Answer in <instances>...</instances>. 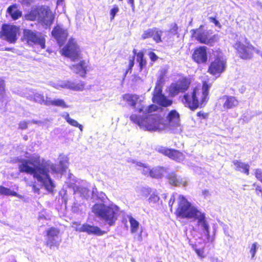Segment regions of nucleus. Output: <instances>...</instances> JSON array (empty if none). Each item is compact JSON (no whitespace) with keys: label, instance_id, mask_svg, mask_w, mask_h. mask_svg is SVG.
Returning <instances> with one entry per match:
<instances>
[{"label":"nucleus","instance_id":"f257e3e1","mask_svg":"<svg viewBox=\"0 0 262 262\" xmlns=\"http://www.w3.org/2000/svg\"><path fill=\"white\" fill-rule=\"evenodd\" d=\"M123 99L139 114H132L129 118L141 128L150 131L174 130L180 127V116L176 110L169 112L165 119L159 114H150L158 107L154 104L144 105L138 95L126 94Z\"/></svg>","mask_w":262,"mask_h":262},{"label":"nucleus","instance_id":"f03ea898","mask_svg":"<svg viewBox=\"0 0 262 262\" xmlns=\"http://www.w3.org/2000/svg\"><path fill=\"white\" fill-rule=\"evenodd\" d=\"M68 161L67 157L60 156L59 165H57L50 160L41 159L38 154H34L28 159L21 160L18 168L20 172L32 175L48 191L51 192L55 186L49 176L50 171L52 173L62 174L68 168Z\"/></svg>","mask_w":262,"mask_h":262},{"label":"nucleus","instance_id":"7ed1b4c3","mask_svg":"<svg viewBox=\"0 0 262 262\" xmlns=\"http://www.w3.org/2000/svg\"><path fill=\"white\" fill-rule=\"evenodd\" d=\"M178 208L176 214L181 218L194 219L196 220V226L208 240L210 238V226L205 214L193 206L183 195H179Z\"/></svg>","mask_w":262,"mask_h":262},{"label":"nucleus","instance_id":"20e7f679","mask_svg":"<svg viewBox=\"0 0 262 262\" xmlns=\"http://www.w3.org/2000/svg\"><path fill=\"white\" fill-rule=\"evenodd\" d=\"M210 86L207 82H203L202 89L201 91L196 88L193 89L191 93L185 94L182 101L186 106L192 110H195L199 106H204L208 99V93Z\"/></svg>","mask_w":262,"mask_h":262},{"label":"nucleus","instance_id":"39448f33","mask_svg":"<svg viewBox=\"0 0 262 262\" xmlns=\"http://www.w3.org/2000/svg\"><path fill=\"white\" fill-rule=\"evenodd\" d=\"M95 216L110 226H113L118 219L120 209L114 204L96 203L92 207Z\"/></svg>","mask_w":262,"mask_h":262},{"label":"nucleus","instance_id":"423d86ee","mask_svg":"<svg viewBox=\"0 0 262 262\" xmlns=\"http://www.w3.org/2000/svg\"><path fill=\"white\" fill-rule=\"evenodd\" d=\"M164 74H161L157 81L156 86L154 89L152 101L158 104L167 107L172 103V101L168 99L164 94H162V84L163 83Z\"/></svg>","mask_w":262,"mask_h":262},{"label":"nucleus","instance_id":"0eeeda50","mask_svg":"<svg viewBox=\"0 0 262 262\" xmlns=\"http://www.w3.org/2000/svg\"><path fill=\"white\" fill-rule=\"evenodd\" d=\"M226 67V59L223 54L219 52L215 55L214 59L211 62L208 71L210 74L218 77L225 71Z\"/></svg>","mask_w":262,"mask_h":262},{"label":"nucleus","instance_id":"6e6552de","mask_svg":"<svg viewBox=\"0 0 262 262\" xmlns=\"http://www.w3.org/2000/svg\"><path fill=\"white\" fill-rule=\"evenodd\" d=\"M62 54L72 61L80 58V51L74 39H70L67 45L62 49Z\"/></svg>","mask_w":262,"mask_h":262},{"label":"nucleus","instance_id":"1a4fd4ad","mask_svg":"<svg viewBox=\"0 0 262 262\" xmlns=\"http://www.w3.org/2000/svg\"><path fill=\"white\" fill-rule=\"evenodd\" d=\"M245 44L241 41H237L234 45V47L238 53L239 57L244 59H250L252 57L253 50L254 47L250 43L247 38H244Z\"/></svg>","mask_w":262,"mask_h":262},{"label":"nucleus","instance_id":"9d476101","mask_svg":"<svg viewBox=\"0 0 262 262\" xmlns=\"http://www.w3.org/2000/svg\"><path fill=\"white\" fill-rule=\"evenodd\" d=\"M191 31L193 36L201 43L212 46L218 39L217 35H211L208 31L202 32L199 29H193Z\"/></svg>","mask_w":262,"mask_h":262},{"label":"nucleus","instance_id":"9b49d317","mask_svg":"<svg viewBox=\"0 0 262 262\" xmlns=\"http://www.w3.org/2000/svg\"><path fill=\"white\" fill-rule=\"evenodd\" d=\"M24 37L29 45H39L41 49L45 48V39L40 33L25 29L24 30Z\"/></svg>","mask_w":262,"mask_h":262},{"label":"nucleus","instance_id":"f8f14e48","mask_svg":"<svg viewBox=\"0 0 262 262\" xmlns=\"http://www.w3.org/2000/svg\"><path fill=\"white\" fill-rule=\"evenodd\" d=\"M18 31L19 28L15 26L4 24L2 28V37L8 42L14 43L17 40Z\"/></svg>","mask_w":262,"mask_h":262},{"label":"nucleus","instance_id":"ddd939ff","mask_svg":"<svg viewBox=\"0 0 262 262\" xmlns=\"http://www.w3.org/2000/svg\"><path fill=\"white\" fill-rule=\"evenodd\" d=\"M22 96L28 100L46 105V101H48L50 98L47 95L44 96L41 92H38L33 89L28 90L26 92L24 93Z\"/></svg>","mask_w":262,"mask_h":262},{"label":"nucleus","instance_id":"4468645a","mask_svg":"<svg viewBox=\"0 0 262 262\" xmlns=\"http://www.w3.org/2000/svg\"><path fill=\"white\" fill-rule=\"evenodd\" d=\"M75 224L78 226L76 228V231L79 232H86L89 235L96 236H101L106 233L98 226L91 225L88 223L80 225L78 223L75 222Z\"/></svg>","mask_w":262,"mask_h":262},{"label":"nucleus","instance_id":"2eb2a0df","mask_svg":"<svg viewBox=\"0 0 262 262\" xmlns=\"http://www.w3.org/2000/svg\"><path fill=\"white\" fill-rule=\"evenodd\" d=\"M50 85L56 89L60 88L69 89L74 91H82L84 87V82L80 81L78 83L74 82L68 81H59L57 83L51 82Z\"/></svg>","mask_w":262,"mask_h":262},{"label":"nucleus","instance_id":"dca6fc26","mask_svg":"<svg viewBox=\"0 0 262 262\" xmlns=\"http://www.w3.org/2000/svg\"><path fill=\"white\" fill-rule=\"evenodd\" d=\"M38 18L45 25L50 26L54 20V15L47 6H41L38 10Z\"/></svg>","mask_w":262,"mask_h":262},{"label":"nucleus","instance_id":"f3484780","mask_svg":"<svg viewBox=\"0 0 262 262\" xmlns=\"http://www.w3.org/2000/svg\"><path fill=\"white\" fill-rule=\"evenodd\" d=\"M189 83L186 79L179 80L176 83H172L169 87V93L171 96L174 97L180 93H183L186 91Z\"/></svg>","mask_w":262,"mask_h":262},{"label":"nucleus","instance_id":"a211bd4d","mask_svg":"<svg viewBox=\"0 0 262 262\" xmlns=\"http://www.w3.org/2000/svg\"><path fill=\"white\" fill-rule=\"evenodd\" d=\"M59 231L55 228H50L47 231V246L52 249L53 247H58L61 241L59 236Z\"/></svg>","mask_w":262,"mask_h":262},{"label":"nucleus","instance_id":"6ab92c4d","mask_svg":"<svg viewBox=\"0 0 262 262\" xmlns=\"http://www.w3.org/2000/svg\"><path fill=\"white\" fill-rule=\"evenodd\" d=\"M53 37L56 40L59 46H62L67 39L68 32L61 26L57 25L52 31Z\"/></svg>","mask_w":262,"mask_h":262},{"label":"nucleus","instance_id":"aec40b11","mask_svg":"<svg viewBox=\"0 0 262 262\" xmlns=\"http://www.w3.org/2000/svg\"><path fill=\"white\" fill-rule=\"evenodd\" d=\"M207 47L201 46L196 48L192 54V59L198 63H205L208 59Z\"/></svg>","mask_w":262,"mask_h":262},{"label":"nucleus","instance_id":"412c9836","mask_svg":"<svg viewBox=\"0 0 262 262\" xmlns=\"http://www.w3.org/2000/svg\"><path fill=\"white\" fill-rule=\"evenodd\" d=\"M159 151L165 155L167 156L170 158L178 162L183 161L184 158L183 154L177 150L161 147L159 149Z\"/></svg>","mask_w":262,"mask_h":262},{"label":"nucleus","instance_id":"4be33fe9","mask_svg":"<svg viewBox=\"0 0 262 262\" xmlns=\"http://www.w3.org/2000/svg\"><path fill=\"white\" fill-rule=\"evenodd\" d=\"M221 99L224 101L223 107L225 110L233 108L238 104V100L234 96L224 95L221 98Z\"/></svg>","mask_w":262,"mask_h":262},{"label":"nucleus","instance_id":"5701e85b","mask_svg":"<svg viewBox=\"0 0 262 262\" xmlns=\"http://www.w3.org/2000/svg\"><path fill=\"white\" fill-rule=\"evenodd\" d=\"M87 63L84 60L80 61L76 64H73L70 67V69L75 73L79 74L81 77H85L86 74Z\"/></svg>","mask_w":262,"mask_h":262},{"label":"nucleus","instance_id":"b1692460","mask_svg":"<svg viewBox=\"0 0 262 262\" xmlns=\"http://www.w3.org/2000/svg\"><path fill=\"white\" fill-rule=\"evenodd\" d=\"M168 179L169 183L174 186H179L182 185L186 186L187 185V182L185 178H182L180 177H178L174 172L169 173L168 176Z\"/></svg>","mask_w":262,"mask_h":262},{"label":"nucleus","instance_id":"393cba45","mask_svg":"<svg viewBox=\"0 0 262 262\" xmlns=\"http://www.w3.org/2000/svg\"><path fill=\"white\" fill-rule=\"evenodd\" d=\"M233 163L235 166V169L236 170L244 173L247 176L249 174L250 165L248 164L236 160H234Z\"/></svg>","mask_w":262,"mask_h":262},{"label":"nucleus","instance_id":"a878e982","mask_svg":"<svg viewBox=\"0 0 262 262\" xmlns=\"http://www.w3.org/2000/svg\"><path fill=\"white\" fill-rule=\"evenodd\" d=\"M73 190H74L75 193H79L81 196L84 199H87L90 196V190L87 187L74 185L73 186Z\"/></svg>","mask_w":262,"mask_h":262},{"label":"nucleus","instance_id":"bb28decb","mask_svg":"<svg viewBox=\"0 0 262 262\" xmlns=\"http://www.w3.org/2000/svg\"><path fill=\"white\" fill-rule=\"evenodd\" d=\"M46 105H53L55 106L60 107L62 108H66L69 107V105L66 104L64 101L61 99H55L52 100L51 98L49 100L46 101Z\"/></svg>","mask_w":262,"mask_h":262},{"label":"nucleus","instance_id":"cd10ccee","mask_svg":"<svg viewBox=\"0 0 262 262\" xmlns=\"http://www.w3.org/2000/svg\"><path fill=\"white\" fill-rule=\"evenodd\" d=\"M7 12L14 20L18 19L21 16V12L18 10L16 5L9 7L7 9Z\"/></svg>","mask_w":262,"mask_h":262},{"label":"nucleus","instance_id":"c85d7f7f","mask_svg":"<svg viewBox=\"0 0 262 262\" xmlns=\"http://www.w3.org/2000/svg\"><path fill=\"white\" fill-rule=\"evenodd\" d=\"M166 169L163 167H156L151 169L150 177L153 178L158 179L161 178L166 173Z\"/></svg>","mask_w":262,"mask_h":262},{"label":"nucleus","instance_id":"c756f323","mask_svg":"<svg viewBox=\"0 0 262 262\" xmlns=\"http://www.w3.org/2000/svg\"><path fill=\"white\" fill-rule=\"evenodd\" d=\"M92 197L97 198L98 200L103 202H105V200H107V198L105 194L103 192H98L96 188H93L92 192Z\"/></svg>","mask_w":262,"mask_h":262},{"label":"nucleus","instance_id":"7c9ffc66","mask_svg":"<svg viewBox=\"0 0 262 262\" xmlns=\"http://www.w3.org/2000/svg\"><path fill=\"white\" fill-rule=\"evenodd\" d=\"M128 162H130L132 163L136 164L138 166L142 167L143 173L144 175H149L150 176L151 169L146 164L142 163L140 162L137 161L135 160H130V161H128Z\"/></svg>","mask_w":262,"mask_h":262},{"label":"nucleus","instance_id":"2f4dec72","mask_svg":"<svg viewBox=\"0 0 262 262\" xmlns=\"http://www.w3.org/2000/svg\"><path fill=\"white\" fill-rule=\"evenodd\" d=\"M128 220L130 225L131 233H136L139 229V223L132 216L128 217Z\"/></svg>","mask_w":262,"mask_h":262},{"label":"nucleus","instance_id":"473e14b6","mask_svg":"<svg viewBox=\"0 0 262 262\" xmlns=\"http://www.w3.org/2000/svg\"><path fill=\"white\" fill-rule=\"evenodd\" d=\"M137 61L139 63L140 68L142 70L146 65V61L144 58L142 52H139L137 54Z\"/></svg>","mask_w":262,"mask_h":262},{"label":"nucleus","instance_id":"72a5a7b5","mask_svg":"<svg viewBox=\"0 0 262 262\" xmlns=\"http://www.w3.org/2000/svg\"><path fill=\"white\" fill-rule=\"evenodd\" d=\"M164 31L160 30L157 28H154L152 38L157 42L160 43L162 41L161 36Z\"/></svg>","mask_w":262,"mask_h":262},{"label":"nucleus","instance_id":"f704fd0d","mask_svg":"<svg viewBox=\"0 0 262 262\" xmlns=\"http://www.w3.org/2000/svg\"><path fill=\"white\" fill-rule=\"evenodd\" d=\"M62 117L66 120V121L69 123L71 125L77 127L79 125L78 122L72 118L70 117L69 114L68 113H64L62 115Z\"/></svg>","mask_w":262,"mask_h":262},{"label":"nucleus","instance_id":"c9c22d12","mask_svg":"<svg viewBox=\"0 0 262 262\" xmlns=\"http://www.w3.org/2000/svg\"><path fill=\"white\" fill-rule=\"evenodd\" d=\"M6 96L5 80L0 78V101H3Z\"/></svg>","mask_w":262,"mask_h":262},{"label":"nucleus","instance_id":"e433bc0d","mask_svg":"<svg viewBox=\"0 0 262 262\" xmlns=\"http://www.w3.org/2000/svg\"><path fill=\"white\" fill-rule=\"evenodd\" d=\"M154 32V28L151 29H148L144 31V33L142 35V38L145 39L150 37H152Z\"/></svg>","mask_w":262,"mask_h":262},{"label":"nucleus","instance_id":"4c0bfd02","mask_svg":"<svg viewBox=\"0 0 262 262\" xmlns=\"http://www.w3.org/2000/svg\"><path fill=\"white\" fill-rule=\"evenodd\" d=\"M258 247L259 245L257 244V243L255 242L253 244H252L250 250V253L251 254V258L252 259L254 258Z\"/></svg>","mask_w":262,"mask_h":262},{"label":"nucleus","instance_id":"58836bf2","mask_svg":"<svg viewBox=\"0 0 262 262\" xmlns=\"http://www.w3.org/2000/svg\"><path fill=\"white\" fill-rule=\"evenodd\" d=\"M178 26L176 24H172L170 26V29L168 31H165V33L169 32L173 35H177L178 34Z\"/></svg>","mask_w":262,"mask_h":262},{"label":"nucleus","instance_id":"ea45409f","mask_svg":"<svg viewBox=\"0 0 262 262\" xmlns=\"http://www.w3.org/2000/svg\"><path fill=\"white\" fill-rule=\"evenodd\" d=\"M159 200V196L155 193H152L148 199L149 202L152 204L157 203Z\"/></svg>","mask_w":262,"mask_h":262},{"label":"nucleus","instance_id":"a19ab883","mask_svg":"<svg viewBox=\"0 0 262 262\" xmlns=\"http://www.w3.org/2000/svg\"><path fill=\"white\" fill-rule=\"evenodd\" d=\"M119 9L116 5L113 6V8L110 11L111 19L113 20L116 14L119 12Z\"/></svg>","mask_w":262,"mask_h":262},{"label":"nucleus","instance_id":"79ce46f5","mask_svg":"<svg viewBox=\"0 0 262 262\" xmlns=\"http://www.w3.org/2000/svg\"><path fill=\"white\" fill-rule=\"evenodd\" d=\"M10 189L5 187L4 186H0V194L9 195L10 192Z\"/></svg>","mask_w":262,"mask_h":262},{"label":"nucleus","instance_id":"37998d69","mask_svg":"<svg viewBox=\"0 0 262 262\" xmlns=\"http://www.w3.org/2000/svg\"><path fill=\"white\" fill-rule=\"evenodd\" d=\"M255 176L256 179L262 183V170L257 168L255 169Z\"/></svg>","mask_w":262,"mask_h":262},{"label":"nucleus","instance_id":"c03bdc74","mask_svg":"<svg viewBox=\"0 0 262 262\" xmlns=\"http://www.w3.org/2000/svg\"><path fill=\"white\" fill-rule=\"evenodd\" d=\"M30 123V121H23L19 122L18 124L19 128L21 129H26L28 127V124Z\"/></svg>","mask_w":262,"mask_h":262},{"label":"nucleus","instance_id":"a18cd8bd","mask_svg":"<svg viewBox=\"0 0 262 262\" xmlns=\"http://www.w3.org/2000/svg\"><path fill=\"white\" fill-rule=\"evenodd\" d=\"M178 196V198H177V203H178V199H179V195H181L180 194H178L177 193H176V194H173L171 198H170V200L169 201V202H168V205L170 207H172V205L173 204V203L174 202V200L176 199V196ZM179 206V205L178 204V207Z\"/></svg>","mask_w":262,"mask_h":262},{"label":"nucleus","instance_id":"49530a36","mask_svg":"<svg viewBox=\"0 0 262 262\" xmlns=\"http://www.w3.org/2000/svg\"><path fill=\"white\" fill-rule=\"evenodd\" d=\"M253 186L256 187L255 191L257 195H259L260 193H261V194H262V188L260 186L257 185L256 183H254Z\"/></svg>","mask_w":262,"mask_h":262},{"label":"nucleus","instance_id":"de8ad7c7","mask_svg":"<svg viewBox=\"0 0 262 262\" xmlns=\"http://www.w3.org/2000/svg\"><path fill=\"white\" fill-rule=\"evenodd\" d=\"M148 55L152 61H155L158 58L156 54L153 52H150Z\"/></svg>","mask_w":262,"mask_h":262},{"label":"nucleus","instance_id":"09e8293b","mask_svg":"<svg viewBox=\"0 0 262 262\" xmlns=\"http://www.w3.org/2000/svg\"><path fill=\"white\" fill-rule=\"evenodd\" d=\"M210 21L213 23L216 26L221 28V25L220 22L213 17H210L209 18Z\"/></svg>","mask_w":262,"mask_h":262},{"label":"nucleus","instance_id":"8fccbe9b","mask_svg":"<svg viewBox=\"0 0 262 262\" xmlns=\"http://www.w3.org/2000/svg\"><path fill=\"white\" fill-rule=\"evenodd\" d=\"M134 65V57H133V58L129 60V66H128L129 68L126 71V73H125V74L124 75V77L126 76V74H127L128 71L132 69V68L133 67Z\"/></svg>","mask_w":262,"mask_h":262},{"label":"nucleus","instance_id":"3c124183","mask_svg":"<svg viewBox=\"0 0 262 262\" xmlns=\"http://www.w3.org/2000/svg\"><path fill=\"white\" fill-rule=\"evenodd\" d=\"M195 251L199 257H204V256H203L204 252L202 250L199 249H195Z\"/></svg>","mask_w":262,"mask_h":262},{"label":"nucleus","instance_id":"603ef678","mask_svg":"<svg viewBox=\"0 0 262 262\" xmlns=\"http://www.w3.org/2000/svg\"><path fill=\"white\" fill-rule=\"evenodd\" d=\"M128 3L130 5L132 10L133 11H134V9H135L134 0H128Z\"/></svg>","mask_w":262,"mask_h":262},{"label":"nucleus","instance_id":"864d4df0","mask_svg":"<svg viewBox=\"0 0 262 262\" xmlns=\"http://www.w3.org/2000/svg\"><path fill=\"white\" fill-rule=\"evenodd\" d=\"M203 194L204 195L205 198H206L210 195V193L208 190H204L203 191Z\"/></svg>","mask_w":262,"mask_h":262},{"label":"nucleus","instance_id":"5fc2aeb1","mask_svg":"<svg viewBox=\"0 0 262 262\" xmlns=\"http://www.w3.org/2000/svg\"><path fill=\"white\" fill-rule=\"evenodd\" d=\"M33 189L34 192L37 193L38 194L39 193V189L37 188L35 185L33 186Z\"/></svg>","mask_w":262,"mask_h":262},{"label":"nucleus","instance_id":"6e6d98bb","mask_svg":"<svg viewBox=\"0 0 262 262\" xmlns=\"http://www.w3.org/2000/svg\"><path fill=\"white\" fill-rule=\"evenodd\" d=\"M9 195L17 196L18 194L15 191H12V190H10V192Z\"/></svg>","mask_w":262,"mask_h":262},{"label":"nucleus","instance_id":"4d7b16f0","mask_svg":"<svg viewBox=\"0 0 262 262\" xmlns=\"http://www.w3.org/2000/svg\"><path fill=\"white\" fill-rule=\"evenodd\" d=\"M253 51L255 52L256 53L259 54L261 56H262V52L260 51L259 50L256 49V48H254V50H253Z\"/></svg>","mask_w":262,"mask_h":262},{"label":"nucleus","instance_id":"13d9d810","mask_svg":"<svg viewBox=\"0 0 262 262\" xmlns=\"http://www.w3.org/2000/svg\"><path fill=\"white\" fill-rule=\"evenodd\" d=\"M30 122H32L34 124H39V123H40L41 122L40 121L32 120V121H30Z\"/></svg>","mask_w":262,"mask_h":262},{"label":"nucleus","instance_id":"bf43d9fd","mask_svg":"<svg viewBox=\"0 0 262 262\" xmlns=\"http://www.w3.org/2000/svg\"><path fill=\"white\" fill-rule=\"evenodd\" d=\"M33 0H23V2L27 4H30Z\"/></svg>","mask_w":262,"mask_h":262},{"label":"nucleus","instance_id":"052dcab7","mask_svg":"<svg viewBox=\"0 0 262 262\" xmlns=\"http://www.w3.org/2000/svg\"><path fill=\"white\" fill-rule=\"evenodd\" d=\"M77 127H78L81 132L83 130V126L82 125L79 124V125L77 126Z\"/></svg>","mask_w":262,"mask_h":262},{"label":"nucleus","instance_id":"680f3d73","mask_svg":"<svg viewBox=\"0 0 262 262\" xmlns=\"http://www.w3.org/2000/svg\"><path fill=\"white\" fill-rule=\"evenodd\" d=\"M133 53H134V56H133V57H135V55H136V56H137V54L138 53H137V51H136V49H134V50H133Z\"/></svg>","mask_w":262,"mask_h":262},{"label":"nucleus","instance_id":"e2e57ef3","mask_svg":"<svg viewBox=\"0 0 262 262\" xmlns=\"http://www.w3.org/2000/svg\"><path fill=\"white\" fill-rule=\"evenodd\" d=\"M12 49L11 48H5V51H11Z\"/></svg>","mask_w":262,"mask_h":262},{"label":"nucleus","instance_id":"0e129e2a","mask_svg":"<svg viewBox=\"0 0 262 262\" xmlns=\"http://www.w3.org/2000/svg\"><path fill=\"white\" fill-rule=\"evenodd\" d=\"M198 116H201V115H203V114L201 112H199L197 114Z\"/></svg>","mask_w":262,"mask_h":262},{"label":"nucleus","instance_id":"69168bd1","mask_svg":"<svg viewBox=\"0 0 262 262\" xmlns=\"http://www.w3.org/2000/svg\"><path fill=\"white\" fill-rule=\"evenodd\" d=\"M3 149V146L0 144V152L2 151Z\"/></svg>","mask_w":262,"mask_h":262},{"label":"nucleus","instance_id":"338daca9","mask_svg":"<svg viewBox=\"0 0 262 262\" xmlns=\"http://www.w3.org/2000/svg\"><path fill=\"white\" fill-rule=\"evenodd\" d=\"M71 176H72V174L71 173L70 174V176H69V177L71 178Z\"/></svg>","mask_w":262,"mask_h":262},{"label":"nucleus","instance_id":"774afa93","mask_svg":"<svg viewBox=\"0 0 262 262\" xmlns=\"http://www.w3.org/2000/svg\"><path fill=\"white\" fill-rule=\"evenodd\" d=\"M157 262H162V261H157Z\"/></svg>","mask_w":262,"mask_h":262}]
</instances>
